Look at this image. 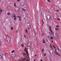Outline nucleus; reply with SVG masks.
<instances>
[{"mask_svg": "<svg viewBox=\"0 0 61 61\" xmlns=\"http://www.w3.org/2000/svg\"><path fill=\"white\" fill-rule=\"evenodd\" d=\"M13 16L14 18V20H16V16H15V14H13Z\"/></svg>", "mask_w": 61, "mask_h": 61, "instance_id": "9d476101", "label": "nucleus"}, {"mask_svg": "<svg viewBox=\"0 0 61 61\" xmlns=\"http://www.w3.org/2000/svg\"><path fill=\"white\" fill-rule=\"evenodd\" d=\"M38 29L37 28H36L34 29V32L36 35L38 34Z\"/></svg>", "mask_w": 61, "mask_h": 61, "instance_id": "7ed1b4c3", "label": "nucleus"}, {"mask_svg": "<svg viewBox=\"0 0 61 61\" xmlns=\"http://www.w3.org/2000/svg\"><path fill=\"white\" fill-rule=\"evenodd\" d=\"M27 27L28 28V29H30V28H31V25H29Z\"/></svg>", "mask_w": 61, "mask_h": 61, "instance_id": "ddd939ff", "label": "nucleus"}, {"mask_svg": "<svg viewBox=\"0 0 61 61\" xmlns=\"http://www.w3.org/2000/svg\"><path fill=\"white\" fill-rule=\"evenodd\" d=\"M3 59L4 60L6 59V56L5 55H3L2 56Z\"/></svg>", "mask_w": 61, "mask_h": 61, "instance_id": "6e6552de", "label": "nucleus"}, {"mask_svg": "<svg viewBox=\"0 0 61 61\" xmlns=\"http://www.w3.org/2000/svg\"><path fill=\"white\" fill-rule=\"evenodd\" d=\"M42 36H44V33H42V34H41Z\"/></svg>", "mask_w": 61, "mask_h": 61, "instance_id": "4c0bfd02", "label": "nucleus"}, {"mask_svg": "<svg viewBox=\"0 0 61 61\" xmlns=\"http://www.w3.org/2000/svg\"><path fill=\"white\" fill-rule=\"evenodd\" d=\"M25 5V4L24 2H22L20 5L21 7H23Z\"/></svg>", "mask_w": 61, "mask_h": 61, "instance_id": "1a4fd4ad", "label": "nucleus"}, {"mask_svg": "<svg viewBox=\"0 0 61 61\" xmlns=\"http://www.w3.org/2000/svg\"><path fill=\"white\" fill-rule=\"evenodd\" d=\"M43 25H44V23H43V24H42Z\"/></svg>", "mask_w": 61, "mask_h": 61, "instance_id": "5fc2aeb1", "label": "nucleus"}, {"mask_svg": "<svg viewBox=\"0 0 61 61\" xmlns=\"http://www.w3.org/2000/svg\"><path fill=\"white\" fill-rule=\"evenodd\" d=\"M50 18H51V16L49 15H48L47 16V19L49 20H50Z\"/></svg>", "mask_w": 61, "mask_h": 61, "instance_id": "39448f33", "label": "nucleus"}, {"mask_svg": "<svg viewBox=\"0 0 61 61\" xmlns=\"http://www.w3.org/2000/svg\"><path fill=\"white\" fill-rule=\"evenodd\" d=\"M50 53L52 54V55L53 54V50H51L50 51Z\"/></svg>", "mask_w": 61, "mask_h": 61, "instance_id": "9b49d317", "label": "nucleus"}, {"mask_svg": "<svg viewBox=\"0 0 61 61\" xmlns=\"http://www.w3.org/2000/svg\"><path fill=\"white\" fill-rule=\"evenodd\" d=\"M25 51L26 52L27 56H29V54H28V49L27 48H25Z\"/></svg>", "mask_w": 61, "mask_h": 61, "instance_id": "f03ea898", "label": "nucleus"}, {"mask_svg": "<svg viewBox=\"0 0 61 61\" xmlns=\"http://www.w3.org/2000/svg\"><path fill=\"white\" fill-rule=\"evenodd\" d=\"M48 35L49 36H51V34L50 33V32L48 34Z\"/></svg>", "mask_w": 61, "mask_h": 61, "instance_id": "f3484780", "label": "nucleus"}, {"mask_svg": "<svg viewBox=\"0 0 61 61\" xmlns=\"http://www.w3.org/2000/svg\"><path fill=\"white\" fill-rule=\"evenodd\" d=\"M24 37H26V36H25V35L24 36Z\"/></svg>", "mask_w": 61, "mask_h": 61, "instance_id": "a18cd8bd", "label": "nucleus"}, {"mask_svg": "<svg viewBox=\"0 0 61 61\" xmlns=\"http://www.w3.org/2000/svg\"><path fill=\"white\" fill-rule=\"evenodd\" d=\"M53 38L52 37H50V39L51 40H52L53 39Z\"/></svg>", "mask_w": 61, "mask_h": 61, "instance_id": "b1692460", "label": "nucleus"}, {"mask_svg": "<svg viewBox=\"0 0 61 61\" xmlns=\"http://www.w3.org/2000/svg\"><path fill=\"white\" fill-rule=\"evenodd\" d=\"M43 43H44V44H45L46 43V42H45V40L44 39L43 40Z\"/></svg>", "mask_w": 61, "mask_h": 61, "instance_id": "aec40b11", "label": "nucleus"}, {"mask_svg": "<svg viewBox=\"0 0 61 61\" xmlns=\"http://www.w3.org/2000/svg\"><path fill=\"white\" fill-rule=\"evenodd\" d=\"M2 12V10H0V15H1V12Z\"/></svg>", "mask_w": 61, "mask_h": 61, "instance_id": "6ab92c4d", "label": "nucleus"}, {"mask_svg": "<svg viewBox=\"0 0 61 61\" xmlns=\"http://www.w3.org/2000/svg\"><path fill=\"white\" fill-rule=\"evenodd\" d=\"M7 14L8 15H10V13H8Z\"/></svg>", "mask_w": 61, "mask_h": 61, "instance_id": "c756f323", "label": "nucleus"}, {"mask_svg": "<svg viewBox=\"0 0 61 61\" xmlns=\"http://www.w3.org/2000/svg\"><path fill=\"white\" fill-rule=\"evenodd\" d=\"M48 2H50V1L49 0H48Z\"/></svg>", "mask_w": 61, "mask_h": 61, "instance_id": "37998d69", "label": "nucleus"}, {"mask_svg": "<svg viewBox=\"0 0 61 61\" xmlns=\"http://www.w3.org/2000/svg\"><path fill=\"white\" fill-rule=\"evenodd\" d=\"M15 9L16 12H18L19 10V7H15Z\"/></svg>", "mask_w": 61, "mask_h": 61, "instance_id": "423d86ee", "label": "nucleus"}, {"mask_svg": "<svg viewBox=\"0 0 61 61\" xmlns=\"http://www.w3.org/2000/svg\"><path fill=\"white\" fill-rule=\"evenodd\" d=\"M56 27H57V28H58L59 27V26L58 25H56Z\"/></svg>", "mask_w": 61, "mask_h": 61, "instance_id": "412c9836", "label": "nucleus"}, {"mask_svg": "<svg viewBox=\"0 0 61 61\" xmlns=\"http://www.w3.org/2000/svg\"><path fill=\"white\" fill-rule=\"evenodd\" d=\"M53 42V41H51V42Z\"/></svg>", "mask_w": 61, "mask_h": 61, "instance_id": "603ef678", "label": "nucleus"}, {"mask_svg": "<svg viewBox=\"0 0 61 61\" xmlns=\"http://www.w3.org/2000/svg\"><path fill=\"white\" fill-rule=\"evenodd\" d=\"M14 6H15L16 5V3H14Z\"/></svg>", "mask_w": 61, "mask_h": 61, "instance_id": "5701e85b", "label": "nucleus"}, {"mask_svg": "<svg viewBox=\"0 0 61 61\" xmlns=\"http://www.w3.org/2000/svg\"><path fill=\"white\" fill-rule=\"evenodd\" d=\"M50 38L49 36H48V38Z\"/></svg>", "mask_w": 61, "mask_h": 61, "instance_id": "864d4df0", "label": "nucleus"}, {"mask_svg": "<svg viewBox=\"0 0 61 61\" xmlns=\"http://www.w3.org/2000/svg\"><path fill=\"white\" fill-rule=\"evenodd\" d=\"M7 42L8 43H9L10 42V40H11V37L9 36L7 37Z\"/></svg>", "mask_w": 61, "mask_h": 61, "instance_id": "f257e3e1", "label": "nucleus"}, {"mask_svg": "<svg viewBox=\"0 0 61 61\" xmlns=\"http://www.w3.org/2000/svg\"><path fill=\"white\" fill-rule=\"evenodd\" d=\"M36 59H34V61H36Z\"/></svg>", "mask_w": 61, "mask_h": 61, "instance_id": "49530a36", "label": "nucleus"}, {"mask_svg": "<svg viewBox=\"0 0 61 61\" xmlns=\"http://www.w3.org/2000/svg\"><path fill=\"white\" fill-rule=\"evenodd\" d=\"M32 45V42H30V45Z\"/></svg>", "mask_w": 61, "mask_h": 61, "instance_id": "473e14b6", "label": "nucleus"}, {"mask_svg": "<svg viewBox=\"0 0 61 61\" xmlns=\"http://www.w3.org/2000/svg\"><path fill=\"white\" fill-rule=\"evenodd\" d=\"M50 47H52V46L50 45Z\"/></svg>", "mask_w": 61, "mask_h": 61, "instance_id": "3c124183", "label": "nucleus"}, {"mask_svg": "<svg viewBox=\"0 0 61 61\" xmlns=\"http://www.w3.org/2000/svg\"><path fill=\"white\" fill-rule=\"evenodd\" d=\"M57 19H58V20H60V18H58Z\"/></svg>", "mask_w": 61, "mask_h": 61, "instance_id": "c9c22d12", "label": "nucleus"}, {"mask_svg": "<svg viewBox=\"0 0 61 61\" xmlns=\"http://www.w3.org/2000/svg\"><path fill=\"white\" fill-rule=\"evenodd\" d=\"M37 55H35V56H36Z\"/></svg>", "mask_w": 61, "mask_h": 61, "instance_id": "8fccbe9b", "label": "nucleus"}, {"mask_svg": "<svg viewBox=\"0 0 61 61\" xmlns=\"http://www.w3.org/2000/svg\"><path fill=\"white\" fill-rule=\"evenodd\" d=\"M21 61H22V60H21Z\"/></svg>", "mask_w": 61, "mask_h": 61, "instance_id": "4d7b16f0", "label": "nucleus"}, {"mask_svg": "<svg viewBox=\"0 0 61 61\" xmlns=\"http://www.w3.org/2000/svg\"><path fill=\"white\" fill-rule=\"evenodd\" d=\"M21 45L22 47H24V45L23 44H21Z\"/></svg>", "mask_w": 61, "mask_h": 61, "instance_id": "cd10ccee", "label": "nucleus"}, {"mask_svg": "<svg viewBox=\"0 0 61 61\" xmlns=\"http://www.w3.org/2000/svg\"><path fill=\"white\" fill-rule=\"evenodd\" d=\"M56 30H58V29L57 28H56Z\"/></svg>", "mask_w": 61, "mask_h": 61, "instance_id": "e433bc0d", "label": "nucleus"}, {"mask_svg": "<svg viewBox=\"0 0 61 61\" xmlns=\"http://www.w3.org/2000/svg\"><path fill=\"white\" fill-rule=\"evenodd\" d=\"M56 53L58 52H59V50H58V49H56Z\"/></svg>", "mask_w": 61, "mask_h": 61, "instance_id": "4468645a", "label": "nucleus"}, {"mask_svg": "<svg viewBox=\"0 0 61 61\" xmlns=\"http://www.w3.org/2000/svg\"><path fill=\"white\" fill-rule=\"evenodd\" d=\"M42 22H43V23H44V22H43V20H42Z\"/></svg>", "mask_w": 61, "mask_h": 61, "instance_id": "58836bf2", "label": "nucleus"}, {"mask_svg": "<svg viewBox=\"0 0 61 61\" xmlns=\"http://www.w3.org/2000/svg\"><path fill=\"white\" fill-rule=\"evenodd\" d=\"M15 52V51L14 50H13L12 51H11V53H14Z\"/></svg>", "mask_w": 61, "mask_h": 61, "instance_id": "a211bd4d", "label": "nucleus"}, {"mask_svg": "<svg viewBox=\"0 0 61 61\" xmlns=\"http://www.w3.org/2000/svg\"><path fill=\"white\" fill-rule=\"evenodd\" d=\"M25 31L27 33L28 32V31H27V30L26 29L25 30Z\"/></svg>", "mask_w": 61, "mask_h": 61, "instance_id": "c85d7f7f", "label": "nucleus"}, {"mask_svg": "<svg viewBox=\"0 0 61 61\" xmlns=\"http://www.w3.org/2000/svg\"><path fill=\"white\" fill-rule=\"evenodd\" d=\"M44 50L43 49H42V51L43 52H44Z\"/></svg>", "mask_w": 61, "mask_h": 61, "instance_id": "72a5a7b5", "label": "nucleus"}, {"mask_svg": "<svg viewBox=\"0 0 61 61\" xmlns=\"http://www.w3.org/2000/svg\"><path fill=\"white\" fill-rule=\"evenodd\" d=\"M58 49L60 50H61V46L59 45L58 46Z\"/></svg>", "mask_w": 61, "mask_h": 61, "instance_id": "f8f14e48", "label": "nucleus"}, {"mask_svg": "<svg viewBox=\"0 0 61 61\" xmlns=\"http://www.w3.org/2000/svg\"><path fill=\"white\" fill-rule=\"evenodd\" d=\"M29 59H27L26 60V61H29Z\"/></svg>", "mask_w": 61, "mask_h": 61, "instance_id": "f704fd0d", "label": "nucleus"}, {"mask_svg": "<svg viewBox=\"0 0 61 61\" xmlns=\"http://www.w3.org/2000/svg\"><path fill=\"white\" fill-rule=\"evenodd\" d=\"M25 58H24L23 59V61H25Z\"/></svg>", "mask_w": 61, "mask_h": 61, "instance_id": "4be33fe9", "label": "nucleus"}, {"mask_svg": "<svg viewBox=\"0 0 61 61\" xmlns=\"http://www.w3.org/2000/svg\"><path fill=\"white\" fill-rule=\"evenodd\" d=\"M23 55H25V53H23Z\"/></svg>", "mask_w": 61, "mask_h": 61, "instance_id": "a19ab883", "label": "nucleus"}, {"mask_svg": "<svg viewBox=\"0 0 61 61\" xmlns=\"http://www.w3.org/2000/svg\"><path fill=\"white\" fill-rule=\"evenodd\" d=\"M1 58V56L0 55V58Z\"/></svg>", "mask_w": 61, "mask_h": 61, "instance_id": "ea45409f", "label": "nucleus"}, {"mask_svg": "<svg viewBox=\"0 0 61 61\" xmlns=\"http://www.w3.org/2000/svg\"><path fill=\"white\" fill-rule=\"evenodd\" d=\"M40 61H42V59H41Z\"/></svg>", "mask_w": 61, "mask_h": 61, "instance_id": "09e8293b", "label": "nucleus"}, {"mask_svg": "<svg viewBox=\"0 0 61 61\" xmlns=\"http://www.w3.org/2000/svg\"><path fill=\"white\" fill-rule=\"evenodd\" d=\"M1 45V44H0V46Z\"/></svg>", "mask_w": 61, "mask_h": 61, "instance_id": "6e6d98bb", "label": "nucleus"}, {"mask_svg": "<svg viewBox=\"0 0 61 61\" xmlns=\"http://www.w3.org/2000/svg\"><path fill=\"white\" fill-rule=\"evenodd\" d=\"M44 56H46V54L45 53L44 54Z\"/></svg>", "mask_w": 61, "mask_h": 61, "instance_id": "bb28decb", "label": "nucleus"}, {"mask_svg": "<svg viewBox=\"0 0 61 61\" xmlns=\"http://www.w3.org/2000/svg\"><path fill=\"white\" fill-rule=\"evenodd\" d=\"M11 55L13 58H14V57H15V53L11 54Z\"/></svg>", "mask_w": 61, "mask_h": 61, "instance_id": "20e7f679", "label": "nucleus"}, {"mask_svg": "<svg viewBox=\"0 0 61 61\" xmlns=\"http://www.w3.org/2000/svg\"><path fill=\"white\" fill-rule=\"evenodd\" d=\"M57 11H59V10H56Z\"/></svg>", "mask_w": 61, "mask_h": 61, "instance_id": "c03bdc74", "label": "nucleus"}, {"mask_svg": "<svg viewBox=\"0 0 61 61\" xmlns=\"http://www.w3.org/2000/svg\"><path fill=\"white\" fill-rule=\"evenodd\" d=\"M56 54L58 56H60V55L59 53H56Z\"/></svg>", "mask_w": 61, "mask_h": 61, "instance_id": "dca6fc26", "label": "nucleus"}, {"mask_svg": "<svg viewBox=\"0 0 61 61\" xmlns=\"http://www.w3.org/2000/svg\"><path fill=\"white\" fill-rule=\"evenodd\" d=\"M46 42H47V41H48V40H47V39H46Z\"/></svg>", "mask_w": 61, "mask_h": 61, "instance_id": "2f4dec72", "label": "nucleus"}, {"mask_svg": "<svg viewBox=\"0 0 61 61\" xmlns=\"http://www.w3.org/2000/svg\"><path fill=\"white\" fill-rule=\"evenodd\" d=\"M49 28L50 29V30L51 33L52 34H54V33L52 31V29H51V26H49Z\"/></svg>", "mask_w": 61, "mask_h": 61, "instance_id": "0eeeda50", "label": "nucleus"}, {"mask_svg": "<svg viewBox=\"0 0 61 61\" xmlns=\"http://www.w3.org/2000/svg\"><path fill=\"white\" fill-rule=\"evenodd\" d=\"M22 10L23 11H25H25H26V10H24V9H22Z\"/></svg>", "mask_w": 61, "mask_h": 61, "instance_id": "a878e982", "label": "nucleus"}, {"mask_svg": "<svg viewBox=\"0 0 61 61\" xmlns=\"http://www.w3.org/2000/svg\"><path fill=\"white\" fill-rule=\"evenodd\" d=\"M13 29V27H11V30H12Z\"/></svg>", "mask_w": 61, "mask_h": 61, "instance_id": "7c9ffc66", "label": "nucleus"}, {"mask_svg": "<svg viewBox=\"0 0 61 61\" xmlns=\"http://www.w3.org/2000/svg\"><path fill=\"white\" fill-rule=\"evenodd\" d=\"M17 17H18V18H19V16H18Z\"/></svg>", "mask_w": 61, "mask_h": 61, "instance_id": "de8ad7c7", "label": "nucleus"}, {"mask_svg": "<svg viewBox=\"0 0 61 61\" xmlns=\"http://www.w3.org/2000/svg\"><path fill=\"white\" fill-rule=\"evenodd\" d=\"M19 20L20 21H22V19H21V16H20L19 17Z\"/></svg>", "mask_w": 61, "mask_h": 61, "instance_id": "2eb2a0df", "label": "nucleus"}, {"mask_svg": "<svg viewBox=\"0 0 61 61\" xmlns=\"http://www.w3.org/2000/svg\"><path fill=\"white\" fill-rule=\"evenodd\" d=\"M17 2H18L19 1V0H17Z\"/></svg>", "mask_w": 61, "mask_h": 61, "instance_id": "79ce46f5", "label": "nucleus"}, {"mask_svg": "<svg viewBox=\"0 0 61 61\" xmlns=\"http://www.w3.org/2000/svg\"><path fill=\"white\" fill-rule=\"evenodd\" d=\"M52 46L53 47V48H56V47H55V46H54V45H52Z\"/></svg>", "mask_w": 61, "mask_h": 61, "instance_id": "393cba45", "label": "nucleus"}]
</instances>
